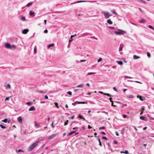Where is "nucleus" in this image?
Here are the masks:
<instances>
[{
  "instance_id": "nucleus-30",
  "label": "nucleus",
  "mask_w": 154,
  "mask_h": 154,
  "mask_svg": "<svg viewBox=\"0 0 154 154\" xmlns=\"http://www.w3.org/2000/svg\"><path fill=\"white\" fill-rule=\"evenodd\" d=\"M89 35V33H83L82 34V35L84 36H86L88 35Z\"/></svg>"
},
{
  "instance_id": "nucleus-13",
  "label": "nucleus",
  "mask_w": 154,
  "mask_h": 154,
  "mask_svg": "<svg viewBox=\"0 0 154 154\" xmlns=\"http://www.w3.org/2000/svg\"><path fill=\"white\" fill-rule=\"evenodd\" d=\"M56 136V134H52V135H51L49 137V139H51L53 138H54Z\"/></svg>"
},
{
  "instance_id": "nucleus-12",
  "label": "nucleus",
  "mask_w": 154,
  "mask_h": 154,
  "mask_svg": "<svg viewBox=\"0 0 154 154\" xmlns=\"http://www.w3.org/2000/svg\"><path fill=\"white\" fill-rule=\"evenodd\" d=\"M35 107L34 106H32L29 108V111H31L35 110Z\"/></svg>"
},
{
  "instance_id": "nucleus-25",
  "label": "nucleus",
  "mask_w": 154,
  "mask_h": 154,
  "mask_svg": "<svg viewBox=\"0 0 154 154\" xmlns=\"http://www.w3.org/2000/svg\"><path fill=\"white\" fill-rule=\"evenodd\" d=\"M117 62L118 63V64L120 65H122L123 64V62L122 61H117Z\"/></svg>"
},
{
  "instance_id": "nucleus-57",
  "label": "nucleus",
  "mask_w": 154,
  "mask_h": 154,
  "mask_svg": "<svg viewBox=\"0 0 154 154\" xmlns=\"http://www.w3.org/2000/svg\"><path fill=\"white\" fill-rule=\"evenodd\" d=\"M100 93H101V94H103L105 95H106V94H107V93H103L102 92H101Z\"/></svg>"
},
{
  "instance_id": "nucleus-43",
  "label": "nucleus",
  "mask_w": 154,
  "mask_h": 154,
  "mask_svg": "<svg viewBox=\"0 0 154 154\" xmlns=\"http://www.w3.org/2000/svg\"><path fill=\"white\" fill-rule=\"evenodd\" d=\"M67 93L69 94V95H71L72 94V92L70 91H68L67 92Z\"/></svg>"
},
{
  "instance_id": "nucleus-47",
  "label": "nucleus",
  "mask_w": 154,
  "mask_h": 154,
  "mask_svg": "<svg viewBox=\"0 0 154 154\" xmlns=\"http://www.w3.org/2000/svg\"><path fill=\"white\" fill-rule=\"evenodd\" d=\"M106 95L109 97H112V96L111 94H109L108 93Z\"/></svg>"
},
{
  "instance_id": "nucleus-1",
  "label": "nucleus",
  "mask_w": 154,
  "mask_h": 154,
  "mask_svg": "<svg viewBox=\"0 0 154 154\" xmlns=\"http://www.w3.org/2000/svg\"><path fill=\"white\" fill-rule=\"evenodd\" d=\"M38 141H37L35 142L32 144L28 148V150L29 151H31L33 150L36 146H37L38 144Z\"/></svg>"
},
{
  "instance_id": "nucleus-60",
  "label": "nucleus",
  "mask_w": 154,
  "mask_h": 154,
  "mask_svg": "<svg viewBox=\"0 0 154 154\" xmlns=\"http://www.w3.org/2000/svg\"><path fill=\"white\" fill-rule=\"evenodd\" d=\"M10 98L9 97H7L5 98V100H9V99Z\"/></svg>"
},
{
  "instance_id": "nucleus-59",
  "label": "nucleus",
  "mask_w": 154,
  "mask_h": 154,
  "mask_svg": "<svg viewBox=\"0 0 154 154\" xmlns=\"http://www.w3.org/2000/svg\"><path fill=\"white\" fill-rule=\"evenodd\" d=\"M76 35V34H75V35H72L71 36V38H72L73 37H74Z\"/></svg>"
},
{
  "instance_id": "nucleus-46",
  "label": "nucleus",
  "mask_w": 154,
  "mask_h": 154,
  "mask_svg": "<svg viewBox=\"0 0 154 154\" xmlns=\"http://www.w3.org/2000/svg\"><path fill=\"white\" fill-rule=\"evenodd\" d=\"M111 12H112V13L114 14H116V13L115 12V11H114V10H111Z\"/></svg>"
},
{
  "instance_id": "nucleus-18",
  "label": "nucleus",
  "mask_w": 154,
  "mask_h": 154,
  "mask_svg": "<svg viewBox=\"0 0 154 154\" xmlns=\"http://www.w3.org/2000/svg\"><path fill=\"white\" fill-rule=\"evenodd\" d=\"M85 103H87V102H85V101H83V102H79L78 101V104H85Z\"/></svg>"
},
{
  "instance_id": "nucleus-4",
  "label": "nucleus",
  "mask_w": 154,
  "mask_h": 154,
  "mask_svg": "<svg viewBox=\"0 0 154 154\" xmlns=\"http://www.w3.org/2000/svg\"><path fill=\"white\" fill-rule=\"evenodd\" d=\"M29 14L32 17H34L35 16V12L32 11H30Z\"/></svg>"
},
{
  "instance_id": "nucleus-28",
  "label": "nucleus",
  "mask_w": 154,
  "mask_h": 154,
  "mask_svg": "<svg viewBox=\"0 0 154 154\" xmlns=\"http://www.w3.org/2000/svg\"><path fill=\"white\" fill-rule=\"evenodd\" d=\"M122 44H121L120 45V47L119 48V51H122Z\"/></svg>"
},
{
  "instance_id": "nucleus-24",
  "label": "nucleus",
  "mask_w": 154,
  "mask_h": 154,
  "mask_svg": "<svg viewBox=\"0 0 154 154\" xmlns=\"http://www.w3.org/2000/svg\"><path fill=\"white\" fill-rule=\"evenodd\" d=\"M79 117L80 119H82L84 120H85V118L84 117H83L81 115H79Z\"/></svg>"
},
{
  "instance_id": "nucleus-48",
  "label": "nucleus",
  "mask_w": 154,
  "mask_h": 154,
  "mask_svg": "<svg viewBox=\"0 0 154 154\" xmlns=\"http://www.w3.org/2000/svg\"><path fill=\"white\" fill-rule=\"evenodd\" d=\"M138 2H140L142 3H144L145 2L142 1V0H138Z\"/></svg>"
},
{
  "instance_id": "nucleus-14",
  "label": "nucleus",
  "mask_w": 154,
  "mask_h": 154,
  "mask_svg": "<svg viewBox=\"0 0 154 154\" xmlns=\"http://www.w3.org/2000/svg\"><path fill=\"white\" fill-rule=\"evenodd\" d=\"M140 57L139 56H137L135 55H134L133 56V58L135 59H138L140 58Z\"/></svg>"
},
{
  "instance_id": "nucleus-31",
  "label": "nucleus",
  "mask_w": 154,
  "mask_h": 154,
  "mask_svg": "<svg viewBox=\"0 0 154 154\" xmlns=\"http://www.w3.org/2000/svg\"><path fill=\"white\" fill-rule=\"evenodd\" d=\"M21 20L23 21H25L26 20L25 17H22L21 18Z\"/></svg>"
},
{
  "instance_id": "nucleus-19",
  "label": "nucleus",
  "mask_w": 154,
  "mask_h": 154,
  "mask_svg": "<svg viewBox=\"0 0 154 154\" xmlns=\"http://www.w3.org/2000/svg\"><path fill=\"white\" fill-rule=\"evenodd\" d=\"M35 126L36 128H37L40 127V125L39 124L37 123H35Z\"/></svg>"
},
{
  "instance_id": "nucleus-50",
  "label": "nucleus",
  "mask_w": 154,
  "mask_h": 154,
  "mask_svg": "<svg viewBox=\"0 0 154 154\" xmlns=\"http://www.w3.org/2000/svg\"><path fill=\"white\" fill-rule=\"evenodd\" d=\"M147 54L148 57H149L150 56V54L149 52H147Z\"/></svg>"
},
{
  "instance_id": "nucleus-26",
  "label": "nucleus",
  "mask_w": 154,
  "mask_h": 154,
  "mask_svg": "<svg viewBox=\"0 0 154 154\" xmlns=\"http://www.w3.org/2000/svg\"><path fill=\"white\" fill-rule=\"evenodd\" d=\"M27 104L28 106H30L32 104V102H27L26 103Z\"/></svg>"
},
{
  "instance_id": "nucleus-23",
  "label": "nucleus",
  "mask_w": 154,
  "mask_h": 154,
  "mask_svg": "<svg viewBox=\"0 0 154 154\" xmlns=\"http://www.w3.org/2000/svg\"><path fill=\"white\" fill-rule=\"evenodd\" d=\"M32 4H33V3L31 2L29 3H28L27 4V5H26V6L27 7H29L31 5H32Z\"/></svg>"
},
{
  "instance_id": "nucleus-35",
  "label": "nucleus",
  "mask_w": 154,
  "mask_h": 154,
  "mask_svg": "<svg viewBox=\"0 0 154 154\" xmlns=\"http://www.w3.org/2000/svg\"><path fill=\"white\" fill-rule=\"evenodd\" d=\"M95 73L93 72H88V75H91L92 74H95Z\"/></svg>"
},
{
  "instance_id": "nucleus-61",
  "label": "nucleus",
  "mask_w": 154,
  "mask_h": 154,
  "mask_svg": "<svg viewBox=\"0 0 154 154\" xmlns=\"http://www.w3.org/2000/svg\"><path fill=\"white\" fill-rule=\"evenodd\" d=\"M123 117L124 118H126L127 116L125 115H123Z\"/></svg>"
},
{
  "instance_id": "nucleus-53",
  "label": "nucleus",
  "mask_w": 154,
  "mask_h": 154,
  "mask_svg": "<svg viewBox=\"0 0 154 154\" xmlns=\"http://www.w3.org/2000/svg\"><path fill=\"white\" fill-rule=\"evenodd\" d=\"M113 89L114 90V91H117V90L116 88V87H113Z\"/></svg>"
},
{
  "instance_id": "nucleus-49",
  "label": "nucleus",
  "mask_w": 154,
  "mask_h": 154,
  "mask_svg": "<svg viewBox=\"0 0 154 154\" xmlns=\"http://www.w3.org/2000/svg\"><path fill=\"white\" fill-rule=\"evenodd\" d=\"M109 100L111 102H112V106L113 105V101L112 100V98H110L109 99Z\"/></svg>"
},
{
  "instance_id": "nucleus-38",
  "label": "nucleus",
  "mask_w": 154,
  "mask_h": 154,
  "mask_svg": "<svg viewBox=\"0 0 154 154\" xmlns=\"http://www.w3.org/2000/svg\"><path fill=\"white\" fill-rule=\"evenodd\" d=\"M102 138L103 139H104L105 140H108L107 138L106 137H102Z\"/></svg>"
},
{
  "instance_id": "nucleus-63",
  "label": "nucleus",
  "mask_w": 154,
  "mask_h": 154,
  "mask_svg": "<svg viewBox=\"0 0 154 154\" xmlns=\"http://www.w3.org/2000/svg\"><path fill=\"white\" fill-rule=\"evenodd\" d=\"M45 98H46V99H48V96L47 95H45Z\"/></svg>"
},
{
  "instance_id": "nucleus-52",
  "label": "nucleus",
  "mask_w": 154,
  "mask_h": 154,
  "mask_svg": "<svg viewBox=\"0 0 154 154\" xmlns=\"http://www.w3.org/2000/svg\"><path fill=\"white\" fill-rule=\"evenodd\" d=\"M86 61V60H81L80 61V62H82Z\"/></svg>"
},
{
  "instance_id": "nucleus-39",
  "label": "nucleus",
  "mask_w": 154,
  "mask_h": 154,
  "mask_svg": "<svg viewBox=\"0 0 154 154\" xmlns=\"http://www.w3.org/2000/svg\"><path fill=\"white\" fill-rule=\"evenodd\" d=\"M105 128V127H104V126H103V127H99V130H101V129H104Z\"/></svg>"
},
{
  "instance_id": "nucleus-45",
  "label": "nucleus",
  "mask_w": 154,
  "mask_h": 154,
  "mask_svg": "<svg viewBox=\"0 0 154 154\" xmlns=\"http://www.w3.org/2000/svg\"><path fill=\"white\" fill-rule=\"evenodd\" d=\"M109 28L111 29H115V28L113 26H109Z\"/></svg>"
},
{
  "instance_id": "nucleus-55",
  "label": "nucleus",
  "mask_w": 154,
  "mask_h": 154,
  "mask_svg": "<svg viewBox=\"0 0 154 154\" xmlns=\"http://www.w3.org/2000/svg\"><path fill=\"white\" fill-rule=\"evenodd\" d=\"M128 97L130 98H132L133 97V96L132 95H130Z\"/></svg>"
},
{
  "instance_id": "nucleus-51",
  "label": "nucleus",
  "mask_w": 154,
  "mask_h": 154,
  "mask_svg": "<svg viewBox=\"0 0 154 154\" xmlns=\"http://www.w3.org/2000/svg\"><path fill=\"white\" fill-rule=\"evenodd\" d=\"M113 143L115 144H117L118 143V142L117 141L114 140L113 141Z\"/></svg>"
},
{
  "instance_id": "nucleus-16",
  "label": "nucleus",
  "mask_w": 154,
  "mask_h": 154,
  "mask_svg": "<svg viewBox=\"0 0 154 154\" xmlns=\"http://www.w3.org/2000/svg\"><path fill=\"white\" fill-rule=\"evenodd\" d=\"M54 44H51L49 45L48 46V48L49 49L50 48L52 47H54Z\"/></svg>"
},
{
  "instance_id": "nucleus-2",
  "label": "nucleus",
  "mask_w": 154,
  "mask_h": 154,
  "mask_svg": "<svg viewBox=\"0 0 154 154\" xmlns=\"http://www.w3.org/2000/svg\"><path fill=\"white\" fill-rule=\"evenodd\" d=\"M115 33L116 35H122L125 33V32L123 30L118 29L117 31L115 32Z\"/></svg>"
},
{
  "instance_id": "nucleus-64",
  "label": "nucleus",
  "mask_w": 154,
  "mask_h": 154,
  "mask_svg": "<svg viewBox=\"0 0 154 154\" xmlns=\"http://www.w3.org/2000/svg\"><path fill=\"white\" fill-rule=\"evenodd\" d=\"M51 126H52V127L53 128H54V125L53 123H52L51 124Z\"/></svg>"
},
{
  "instance_id": "nucleus-36",
  "label": "nucleus",
  "mask_w": 154,
  "mask_h": 154,
  "mask_svg": "<svg viewBox=\"0 0 154 154\" xmlns=\"http://www.w3.org/2000/svg\"><path fill=\"white\" fill-rule=\"evenodd\" d=\"M36 46H35L34 47V52L35 54L36 53Z\"/></svg>"
},
{
  "instance_id": "nucleus-29",
  "label": "nucleus",
  "mask_w": 154,
  "mask_h": 154,
  "mask_svg": "<svg viewBox=\"0 0 154 154\" xmlns=\"http://www.w3.org/2000/svg\"><path fill=\"white\" fill-rule=\"evenodd\" d=\"M98 140L99 141V145L100 146H102V143H101V141H100V138H98Z\"/></svg>"
},
{
  "instance_id": "nucleus-27",
  "label": "nucleus",
  "mask_w": 154,
  "mask_h": 154,
  "mask_svg": "<svg viewBox=\"0 0 154 154\" xmlns=\"http://www.w3.org/2000/svg\"><path fill=\"white\" fill-rule=\"evenodd\" d=\"M16 152L17 153H18V152H23V150L21 149H19L18 150H17L16 149Z\"/></svg>"
},
{
  "instance_id": "nucleus-44",
  "label": "nucleus",
  "mask_w": 154,
  "mask_h": 154,
  "mask_svg": "<svg viewBox=\"0 0 154 154\" xmlns=\"http://www.w3.org/2000/svg\"><path fill=\"white\" fill-rule=\"evenodd\" d=\"M124 153H125L126 154H127L128 153V150H126L124 152Z\"/></svg>"
},
{
  "instance_id": "nucleus-40",
  "label": "nucleus",
  "mask_w": 154,
  "mask_h": 154,
  "mask_svg": "<svg viewBox=\"0 0 154 154\" xmlns=\"http://www.w3.org/2000/svg\"><path fill=\"white\" fill-rule=\"evenodd\" d=\"M148 27L150 28V29H153L154 30V28L151 26L150 25H149L148 26Z\"/></svg>"
},
{
  "instance_id": "nucleus-34",
  "label": "nucleus",
  "mask_w": 154,
  "mask_h": 154,
  "mask_svg": "<svg viewBox=\"0 0 154 154\" xmlns=\"http://www.w3.org/2000/svg\"><path fill=\"white\" fill-rule=\"evenodd\" d=\"M54 104H55V106H56L57 108H59V107L58 106V103H54Z\"/></svg>"
},
{
  "instance_id": "nucleus-11",
  "label": "nucleus",
  "mask_w": 154,
  "mask_h": 154,
  "mask_svg": "<svg viewBox=\"0 0 154 154\" xmlns=\"http://www.w3.org/2000/svg\"><path fill=\"white\" fill-rule=\"evenodd\" d=\"M5 47L7 48H10V44L9 43H5Z\"/></svg>"
},
{
  "instance_id": "nucleus-3",
  "label": "nucleus",
  "mask_w": 154,
  "mask_h": 154,
  "mask_svg": "<svg viewBox=\"0 0 154 154\" xmlns=\"http://www.w3.org/2000/svg\"><path fill=\"white\" fill-rule=\"evenodd\" d=\"M106 19H108L110 17L112 16V14H111L108 12H104L103 13Z\"/></svg>"
},
{
  "instance_id": "nucleus-33",
  "label": "nucleus",
  "mask_w": 154,
  "mask_h": 154,
  "mask_svg": "<svg viewBox=\"0 0 154 154\" xmlns=\"http://www.w3.org/2000/svg\"><path fill=\"white\" fill-rule=\"evenodd\" d=\"M69 121L68 120H67L66 122H65L64 123V125L65 126L67 125L68 124Z\"/></svg>"
},
{
  "instance_id": "nucleus-62",
  "label": "nucleus",
  "mask_w": 154,
  "mask_h": 154,
  "mask_svg": "<svg viewBox=\"0 0 154 154\" xmlns=\"http://www.w3.org/2000/svg\"><path fill=\"white\" fill-rule=\"evenodd\" d=\"M91 38H94L95 39L97 40V38H96V37H94V36H92V37H91Z\"/></svg>"
},
{
  "instance_id": "nucleus-41",
  "label": "nucleus",
  "mask_w": 154,
  "mask_h": 154,
  "mask_svg": "<svg viewBox=\"0 0 154 154\" xmlns=\"http://www.w3.org/2000/svg\"><path fill=\"white\" fill-rule=\"evenodd\" d=\"M124 77L125 78H129V79L132 78V77H130V76H124Z\"/></svg>"
},
{
  "instance_id": "nucleus-32",
  "label": "nucleus",
  "mask_w": 154,
  "mask_h": 154,
  "mask_svg": "<svg viewBox=\"0 0 154 154\" xmlns=\"http://www.w3.org/2000/svg\"><path fill=\"white\" fill-rule=\"evenodd\" d=\"M0 127L2 128L3 129H5L6 128L5 127V126H3V125H2V124H0Z\"/></svg>"
},
{
  "instance_id": "nucleus-7",
  "label": "nucleus",
  "mask_w": 154,
  "mask_h": 154,
  "mask_svg": "<svg viewBox=\"0 0 154 154\" xmlns=\"http://www.w3.org/2000/svg\"><path fill=\"white\" fill-rule=\"evenodd\" d=\"M140 119L141 120H143L145 121H147V119L146 117L143 116H140Z\"/></svg>"
},
{
  "instance_id": "nucleus-22",
  "label": "nucleus",
  "mask_w": 154,
  "mask_h": 154,
  "mask_svg": "<svg viewBox=\"0 0 154 154\" xmlns=\"http://www.w3.org/2000/svg\"><path fill=\"white\" fill-rule=\"evenodd\" d=\"M140 23H146L145 20L144 19H142L140 21Z\"/></svg>"
},
{
  "instance_id": "nucleus-10",
  "label": "nucleus",
  "mask_w": 154,
  "mask_h": 154,
  "mask_svg": "<svg viewBox=\"0 0 154 154\" xmlns=\"http://www.w3.org/2000/svg\"><path fill=\"white\" fill-rule=\"evenodd\" d=\"M16 47V46L15 45H13L12 46H11L10 45V49L11 50H14L15 49Z\"/></svg>"
},
{
  "instance_id": "nucleus-15",
  "label": "nucleus",
  "mask_w": 154,
  "mask_h": 154,
  "mask_svg": "<svg viewBox=\"0 0 154 154\" xmlns=\"http://www.w3.org/2000/svg\"><path fill=\"white\" fill-rule=\"evenodd\" d=\"M107 22L108 23L110 24H112V22L110 19L108 20Z\"/></svg>"
},
{
  "instance_id": "nucleus-54",
  "label": "nucleus",
  "mask_w": 154,
  "mask_h": 154,
  "mask_svg": "<svg viewBox=\"0 0 154 154\" xmlns=\"http://www.w3.org/2000/svg\"><path fill=\"white\" fill-rule=\"evenodd\" d=\"M115 133H116V135L117 136H119V134L118 132L116 131L115 132Z\"/></svg>"
},
{
  "instance_id": "nucleus-42",
  "label": "nucleus",
  "mask_w": 154,
  "mask_h": 154,
  "mask_svg": "<svg viewBox=\"0 0 154 154\" xmlns=\"http://www.w3.org/2000/svg\"><path fill=\"white\" fill-rule=\"evenodd\" d=\"M102 60V59L101 58H99L98 60V62H99Z\"/></svg>"
},
{
  "instance_id": "nucleus-58",
  "label": "nucleus",
  "mask_w": 154,
  "mask_h": 154,
  "mask_svg": "<svg viewBox=\"0 0 154 154\" xmlns=\"http://www.w3.org/2000/svg\"><path fill=\"white\" fill-rule=\"evenodd\" d=\"M48 32V30L47 29H45L44 31V33H47Z\"/></svg>"
},
{
  "instance_id": "nucleus-17",
  "label": "nucleus",
  "mask_w": 154,
  "mask_h": 154,
  "mask_svg": "<svg viewBox=\"0 0 154 154\" xmlns=\"http://www.w3.org/2000/svg\"><path fill=\"white\" fill-rule=\"evenodd\" d=\"M75 131H71V132L69 133L68 134V135H67L68 136H69L72 135V134H73L74 133Z\"/></svg>"
},
{
  "instance_id": "nucleus-37",
  "label": "nucleus",
  "mask_w": 154,
  "mask_h": 154,
  "mask_svg": "<svg viewBox=\"0 0 154 154\" xmlns=\"http://www.w3.org/2000/svg\"><path fill=\"white\" fill-rule=\"evenodd\" d=\"M78 101H75V102L74 103H72V105H75L76 104H78Z\"/></svg>"
},
{
  "instance_id": "nucleus-9",
  "label": "nucleus",
  "mask_w": 154,
  "mask_h": 154,
  "mask_svg": "<svg viewBox=\"0 0 154 154\" xmlns=\"http://www.w3.org/2000/svg\"><path fill=\"white\" fill-rule=\"evenodd\" d=\"M28 31L29 30L28 29H24L22 31V33L24 34H26Z\"/></svg>"
},
{
  "instance_id": "nucleus-5",
  "label": "nucleus",
  "mask_w": 154,
  "mask_h": 154,
  "mask_svg": "<svg viewBox=\"0 0 154 154\" xmlns=\"http://www.w3.org/2000/svg\"><path fill=\"white\" fill-rule=\"evenodd\" d=\"M137 97L139 98L140 99L141 101H143V100H144L145 99V97H144L141 96L140 95H138L137 96Z\"/></svg>"
},
{
  "instance_id": "nucleus-8",
  "label": "nucleus",
  "mask_w": 154,
  "mask_h": 154,
  "mask_svg": "<svg viewBox=\"0 0 154 154\" xmlns=\"http://www.w3.org/2000/svg\"><path fill=\"white\" fill-rule=\"evenodd\" d=\"M87 2V1H78L76 2H75L73 3H72L71 4L72 5V4H75L77 3H79L82 2Z\"/></svg>"
},
{
  "instance_id": "nucleus-20",
  "label": "nucleus",
  "mask_w": 154,
  "mask_h": 154,
  "mask_svg": "<svg viewBox=\"0 0 154 154\" xmlns=\"http://www.w3.org/2000/svg\"><path fill=\"white\" fill-rule=\"evenodd\" d=\"M84 86L83 84H81L80 85H78L76 86V88H82Z\"/></svg>"
},
{
  "instance_id": "nucleus-21",
  "label": "nucleus",
  "mask_w": 154,
  "mask_h": 154,
  "mask_svg": "<svg viewBox=\"0 0 154 154\" xmlns=\"http://www.w3.org/2000/svg\"><path fill=\"white\" fill-rule=\"evenodd\" d=\"M2 122H6L7 121L8 122V123H9L10 122H9V120H8V119H4V120H2Z\"/></svg>"
},
{
  "instance_id": "nucleus-56",
  "label": "nucleus",
  "mask_w": 154,
  "mask_h": 154,
  "mask_svg": "<svg viewBox=\"0 0 154 154\" xmlns=\"http://www.w3.org/2000/svg\"><path fill=\"white\" fill-rule=\"evenodd\" d=\"M102 112V113H105L107 114H108V112H106L105 111H103Z\"/></svg>"
},
{
  "instance_id": "nucleus-6",
  "label": "nucleus",
  "mask_w": 154,
  "mask_h": 154,
  "mask_svg": "<svg viewBox=\"0 0 154 154\" xmlns=\"http://www.w3.org/2000/svg\"><path fill=\"white\" fill-rule=\"evenodd\" d=\"M17 120L18 122L20 123H22V119L21 116L18 117L17 118Z\"/></svg>"
}]
</instances>
